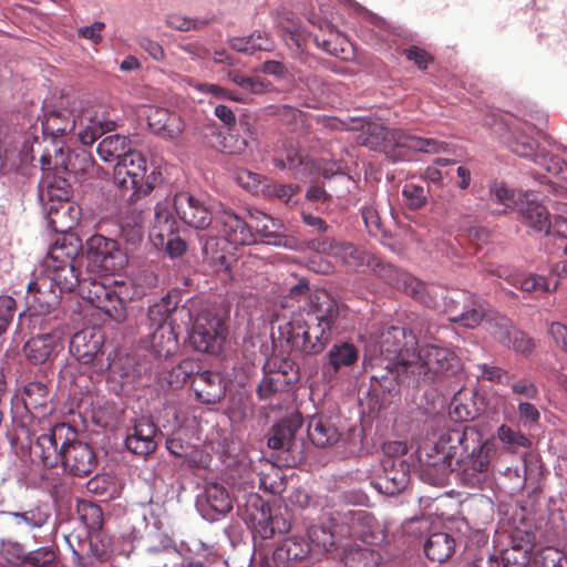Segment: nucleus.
<instances>
[{
	"label": "nucleus",
	"instance_id": "23",
	"mask_svg": "<svg viewBox=\"0 0 567 567\" xmlns=\"http://www.w3.org/2000/svg\"><path fill=\"white\" fill-rule=\"evenodd\" d=\"M48 220L51 227L58 233H66L73 229L81 219L82 209L73 202L51 204L47 208Z\"/></svg>",
	"mask_w": 567,
	"mask_h": 567
},
{
	"label": "nucleus",
	"instance_id": "16",
	"mask_svg": "<svg viewBox=\"0 0 567 567\" xmlns=\"http://www.w3.org/2000/svg\"><path fill=\"white\" fill-rule=\"evenodd\" d=\"M340 539H354L355 535H363L361 526L372 523V515L363 509L344 508L332 514L330 518Z\"/></svg>",
	"mask_w": 567,
	"mask_h": 567
},
{
	"label": "nucleus",
	"instance_id": "22",
	"mask_svg": "<svg viewBox=\"0 0 567 567\" xmlns=\"http://www.w3.org/2000/svg\"><path fill=\"white\" fill-rule=\"evenodd\" d=\"M203 511L215 519L213 514L226 515L233 508V499L226 487L217 482H209L205 486L204 493L199 499Z\"/></svg>",
	"mask_w": 567,
	"mask_h": 567
},
{
	"label": "nucleus",
	"instance_id": "56",
	"mask_svg": "<svg viewBox=\"0 0 567 567\" xmlns=\"http://www.w3.org/2000/svg\"><path fill=\"white\" fill-rule=\"evenodd\" d=\"M362 218L368 231L372 236H383L385 234L379 212L373 206H365L362 208Z\"/></svg>",
	"mask_w": 567,
	"mask_h": 567
},
{
	"label": "nucleus",
	"instance_id": "20",
	"mask_svg": "<svg viewBox=\"0 0 567 567\" xmlns=\"http://www.w3.org/2000/svg\"><path fill=\"white\" fill-rule=\"evenodd\" d=\"M488 329L496 340L518 353H529L534 348L532 340L524 332L515 330L507 318L502 317L495 323L489 322Z\"/></svg>",
	"mask_w": 567,
	"mask_h": 567
},
{
	"label": "nucleus",
	"instance_id": "6",
	"mask_svg": "<svg viewBox=\"0 0 567 567\" xmlns=\"http://www.w3.org/2000/svg\"><path fill=\"white\" fill-rule=\"evenodd\" d=\"M113 178L120 188L131 190L135 196L150 194L159 182L155 172L147 173V161L137 151L126 154L115 164Z\"/></svg>",
	"mask_w": 567,
	"mask_h": 567
},
{
	"label": "nucleus",
	"instance_id": "61",
	"mask_svg": "<svg viewBox=\"0 0 567 567\" xmlns=\"http://www.w3.org/2000/svg\"><path fill=\"white\" fill-rule=\"evenodd\" d=\"M0 554L11 565H20L27 559L22 546L14 542H2Z\"/></svg>",
	"mask_w": 567,
	"mask_h": 567
},
{
	"label": "nucleus",
	"instance_id": "60",
	"mask_svg": "<svg viewBox=\"0 0 567 567\" xmlns=\"http://www.w3.org/2000/svg\"><path fill=\"white\" fill-rule=\"evenodd\" d=\"M16 311V300L10 296H0V336L8 329Z\"/></svg>",
	"mask_w": 567,
	"mask_h": 567
},
{
	"label": "nucleus",
	"instance_id": "47",
	"mask_svg": "<svg viewBox=\"0 0 567 567\" xmlns=\"http://www.w3.org/2000/svg\"><path fill=\"white\" fill-rule=\"evenodd\" d=\"M508 145L515 154L523 157H530L534 162L535 157L539 155V153H536L535 142L518 128H515L513 132V135L508 141Z\"/></svg>",
	"mask_w": 567,
	"mask_h": 567
},
{
	"label": "nucleus",
	"instance_id": "58",
	"mask_svg": "<svg viewBox=\"0 0 567 567\" xmlns=\"http://www.w3.org/2000/svg\"><path fill=\"white\" fill-rule=\"evenodd\" d=\"M363 535H355L354 539H360L368 545H377L384 539V532L380 524L372 516L371 524H364L361 526Z\"/></svg>",
	"mask_w": 567,
	"mask_h": 567
},
{
	"label": "nucleus",
	"instance_id": "43",
	"mask_svg": "<svg viewBox=\"0 0 567 567\" xmlns=\"http://www.w3.org/2000/svg\"><path fill=\"white\" fill-rule=\"evenodd\" d=\"M300 425L298 419L289 423L282 422L274 427L272 435L268 439V446L272 450H281L289 446L296 429Z\"/></svg>",
	"mask_w": 567,
	"mask_h": 567
},
{
	"label": "nucleus",
	"instance_id": "5",
	"mask_svg": "<svg viewBox=\"0 0 567 567\" xmlns=\"http://www.w3.org/2000/svg\"><path fill=\"white\" fill-rule=\"evenodd\" d=\"M337 313V306L327 292L316 295L312 301V316L317 324L309 326L301 332H293L292 346L305 354L320 352L329 340Z\"/></svg>",
	"mask_w": 567,
	"mask_h": 567
},
{
	"label": "nucleus",
	"instance_id": "3",
	"mask_svg": "<svg viewBox=\"0 0 567 567\" xmlns=\"http://www.w3.org/2000/svg\"><path fill=\"white\" fill-rule=\"evenodd\" d=\"M405 339V330L401 327H390L381 334L380 354L386 362L385 368L398 378L413 375L433 380L440 374L453 369L457 364L454 353L443 347L426 344L417 350L401 349V341Z\"/></svg>",
	"mask_w": 567,
	"mask_h": 567
},
{
	"label": "nucleus",
	"instance_id": "63",
	"mask_svg": "<svg viewBox=\"0 0 567 567\" xmlns=\"http://www.w3.org/2000/svg\"><path fill=\"white\" fill-rule=\"evenodd\" d=\"M278 28L281 37L288 41L291 40L297 48H301L306 41L305 35L289 19L280 20Z\"/></svg>",
	"mask_w": 567,
	"mask_h": 567
},
{
	"label": "nucleus",
	"instance_id": "18",
	"mask_svg": "<svg viewBox=\"0 0 567 567\" xmlns=\"http://www.w3.org/2000/svg\"><path fill=\"white\" fill-rule=\"evenodd\" d=\"M79 288L83 299L114 320V312L117 313V311L113 306L111 281L83 280Z\"/></svg>",
	"mask_w": 567,
	"mask_h": 567
},
{
	"label": "nucleus",
	"instance_id": "38",
	"mask_svg": "<svg viewBox=\"0 0 567 567\" xmlns=\"http://www.w3.org/2000/svg\"><path fill=\"white\" fill-rule=\"evenodd\" d=\"M229 44L231 49L243 53H252L257 50L269 51L272 49V42L261 32H256L248 37L233 38Z\"/></svg>",
	"mask_w": 567,
	"mask_h": 567
},
{
	"label": "nucleus",
	"instance_id": "53",
	"mask_svg": "<svg viewBox=\"0 0 567 567\" xmlns=\"http://www.w3.org/2000/svg\"><path fill=\"white\" fill-rule=\"evenodd\" d=\"M307 246L309 249L318 254L332 257L336 260L341 252V243L328 237L309 240Z\"/></svg>",
	"mask_w": 567,
	"mask_h": 567
},
{
	"label": "nucleus",
	"instance_id": "59",
	"mask_svg": "<svg viewBox=\"0 0 567 567\" xmlns=\"http://www.w3.org/2000/svg\"><path fill=\"white\" fill-rule=\"evenodd\" d=\"M167 27L177 31H190L202 28L205 22L197 21L179 13H171L166 17Z\"/></svg>",
	"mask_w": 567,
	"mask_h": 567
},
{
	"label": "nucleus",
	"instance_id": "50",
	"mask_svg": "<svg viewBox=\"0 0 567 567\" xmlns=\"http://www.w3.org/2000/svg\"><path fill=\"white\" fill-rule=\"evenodd\" d=\"M535 163L548 173L567 181V164L559 157L542 152L535 157Z\"/></svg>",
	"mask_w": 567,
	"mask_h": 567
},
{
	"label": "nucleus",
	"instance_id": "4",
	"mask_svg": "<svg viewBox=\"0 0 567 567\" xmlns=\"http://www.w3.org/2000/svg\"><path fill=\"white\" fill-rule=\"evenodd\" d=\"M76 126L80 142L92 145L104 133L114 131L116 123L100 115L94 107H85L79 114L68 109L53 110L42 120L44 140L50 138L53 150L56 145L64 146L65 138Z\"/></svg>",
	"mask_w": 567,
	"mask_h": 567
},
{
	"label": "nucleus",
	"instance_id": "21",
	"mask_svg": "<svg viewBox=\"0 0 567 567\" xmlns=\"http://www.w3.org/2000/svg\"><path fill=\"white\" fill-rule=\"evenodd\" d=\"M155 435V424L142 417L135 423L133 432L127 435L125 445L134 454L148 455L156 449Z\"/></svg>",
	"mask_w": 567,
	"mask_h": 567
},
{
	"label": "nucleus",
	"instance_id": "51",
	"mask_svg": "<svg viewBox=\"0 0 567 567\" xmlns=\"http://www.w3.org/2000/svg\"><path fill=\"white\" fill-rule=\"evenodd\" d=\"M498 439L512 452L519 447H528L529 440L522 433L512 430L507 425H502L497 431Z\"/></svg>",
	"mask_w": 567,
	"mask_h": 567
},
{
	"label": "nucleus",
	"instance_id": "37",
	"mask_svg": "<svg viewBox=\"0 0 567 567\" xmlns=\"http://www.w3.org/2000/svg\"><path fill=\"white\" fill-rule=\"evenodd\" d=\"M250 524L254 533L258 534L264 539L270 538L276 530L285 532L288 529L285 522L282 523V527H280L279 520L277 518L272 519L269 509H266L264 505L260 512L256 515H250Z\"/></svg>",
	"mask_w": 567,
	"mask_h": 567
},
{
	"label": "nucleus",
	"instance_id": "11",
	"mask_svg": "<svg viewBox=\"0 0 567 567\" xmlns=\"http://www.w3.org/2000/svg\"><path fill=\"white\" fill-rule=\"evenodd\" d=\"M214 229L220 238L233 246L255 243L250 226L231 210L220 207L214 217Z\"/></svg>",
	"mask_w": 567,
	"mask_h": 567
},
{
	"label": "nucleus",
	"instance_id": "62",
	"mask_svg": "<svg viewBox=\"0 0 567 567\" xmlns=\"http://www.w3.org/2000/svg\"><path fill=\"white\" fill-rule=\"evenodd\" d=\"M402 194L406 204L413 209L421 208L426 203V194L422 186L408 184L404 186Z\"/></svg>",
	"mask_w": 567,
	"mask_h": 567
},
{
	"label": "nucleus",
	"instance_id": "41",
	"mask_svg": "<svg viewBox=\"0 0 567 567\" xmlns=\"http://www.w3.org/2000/svg\"><path fill=\"white\" fill-rule=\"evenodd\" d=\"M480 414L478 409L474 406L471 400H466L465 394L458 392L454 395L450 405V415L457 422L474 420Z\"/></svg>",
	"mask_w": 567,
	"mask_h": 567
},
{
	"label": "nucleus",
	"instance_id": "17",
	"mask_svg": "<svg viewBox=\"0 0 567 567\" xmlns=\"http://www.w3.org/2000/svg\"><path fill=\"white\" fill-rule=\"evenodd\" d=\"M192 388L196 398L207 404L219 402L226 393L224 378L218 372L213 371H203L196 374L193 378Z\"/></svg>",
	"mask_w": 567,
	"mask_h": 567
},
{
	"label": "nucleus",
	"instance_id": "52",
	"mask_svg": "<svg viewBox=\"0 0 567 567\" xmlns=\"http://www.w3.org/2000/svg\"><path fill=\"white\" fill-rule=\"evenodd\" d=\"M79 512L82 520L90 529H100L103 525V513L99 505L84 502L80 505Z\"/></svg>",
	"mask_w": 567,
	"mask_h": 567
},
{
	"label": "nucleus",
	"instance_id": "24",
	"mask_svg": "<svg viewBox=\"0 0 567 567\" xmlns=\"http://www.w3.org/2000/svg\"><path fill=\"white\" fill-rule=\"evenodd\" d=\"M113 306L117 313L114 312V320L122 322L126 319L125 305L134 299L142 298L146 291L144 288L136 286L132 280H112Z\"/></svg>",
	"mask_w": 567,
	"mask_h": 567
},
{
	"label": "nucleus",
	"instance_id": "48",
	"mask_svg": "<svg viewBox=\"0 0 567 567\" xmlns=\"http://www.w3.org/2000/svg\"><path fill=\"white\" fill-rule=\"evenodd\" d=\"M380 555L370 548H359L344 558L347 567H379Z\"/></svg>",
	"mask_w": 567,
	"mask_h": 567
},
{
	"label": "nucleus",
	"instance_id": "7",
	"mask_svg": "<svg viewBox=\"0 0 567 567\" xmlns=\"http://www.w3.org/2000/svg\"><path fill=\"white\" fill-rule=\"evenodd\" d=\"M175 230L176 221L174 215L168 214L167 203H156L150 239L157 250L172 259L182 257L187 250L186 241Z\"/></svg>",
	"mask_w": 567,
	"mask_h": 567
},
{
	"label": "nucleus",
	"instance_id": "54",
	"mask_svg": "<svg viewBox=\"0 0 567 567\" xmlns=\"http://www.w3.org/2000/svg\"><path fill=\"white\" fill-rule=\"evenodd\" d=\"M287 383L285 373L278 371L264 377L258 393L261 399L269 398L274 392L281 390Z\"/></svg>",
	"mask_w": 567,
	"mask_h": 567
},
{
	"label": "nucleus",
	"instance_id": "25",
	"mask_svg": "<svg viewBox=\"0 0 567 567\" xmlns=\"http://www.w3.org/2000/svg\"><path fill=\"white\" fill-rule=\"evenodd\" d=\"M308 436L318 447H328L337 443L340 432L331 420L315 415L308 423Z\"/></svg>",
	"mask_w": 567,
	"mask_h": 567
},
{
	"label": "nucleus",
	"instance_id": "28",
	"mask_svg": "<svg viewBox=\"0 0 567 567\" xmlns=\"http://www.w3.org/2000/svg\"><path fill=\"white\" fill-rule=\"evenodd\" d=\"M97 154L104 162L122 161L126 154L132 153L128 136L114 134L104 137L97 145Z\"/></svg>",
	"mask_w": 567,
	"mask_h": 567
},
{
	"label": "nucleus",
	"instance_id": "31",
	"mask_svg": "<svg viewBox=\"0 0 567 567\" xmlns=\"http://www.w3.org/2000/svg\"><path fill=\"white\" fill-rule=\"evenodd\" d=\"M455 550V540L447 533L432 534L424 545V551L429 559L437 563L447 560Z\"/></svg>",
	"mask_w": 567,
	"mask_h": 567
},
{
	"label": "nucleus",
	"instance_id": "2",
	"mask_svg": "<svg viewBox=\"0 0 567 567\" xmlns=\"http://www.w3.org/2000/svg\"><path fill=\"white\" fill-rule=\"evenodd\" d=\"M81 249L79 238L58 239L43 259L40 274L28 285L27 300L40 313L51 311L65 291L80 287L76 257Z\"/></svg>",
	"mask_w": 567,
	"mask_h": 567
},
{
	"label": "nucleus",
	"instance_id": "10",
	"mask_svg": "<svg viewBox=\"0 0 567 567\" xmlns=\"http://www.w3.org/2000/svg\"><path fill=\"white\" fill-rule=\"evenodd\" d=\"M158 203H167L168 214L175 212L182 223L194 229H206L213 224L214 217L208 205L189 193L182 192Z\"/></svg>",
	"mask_w": 567,
	"mask_h": 567
},
{
	"label": "nucleus",
	"instance_id": "29",
	"mask_svg": "<svg viewBox=\"0 0 567 567\" xmlns=\"http://www.w3.org/2000/svg\"><path fill=\"white\" fill-rule=\"evenodd\" d=\"M519 213L527 225L535 231L550 233L551 221L548 210L542 204L526 197L525 203L519 206Z\"/></svg>",
	"mask_w": 567,
	"mask_h": 567
},
{
	"label": "nucleus",
	"instance_id": "57",
	"mask_svg": "<svg viewBox=\"0 0 567 567\" xmlns=\"http://www.w3.org/2000/svg\"><path fill=\"white\" fill-rule=\"evenodd\" d=\"M363 535H355L354 539H360L368 545H377L384 539V532L380 524L372 516L371 524H364L361 526Z\"/></svg>",
	"mask_w": 567,
	"mask_h": 567
},
{
	"label": "nucleus",
	"instance_id": "30",
	"mask_svg": "<svg viewBox=\"0 0 567 567\" xmlns=\"http://www.w3.org/2000/svg\"><path fill=\"white\" fill-rule=\"evenodd\" d=\"M151 346L158 357H169L178 348V338L174 324H165L161 328L150 329Z\"/></svg>",
	"mask_w": 567,
	"mask_h": 567
},
{
	"label": "nucleus",
	"instance_id": "34",
	"mask_svg": "<svg viewBox=\"0 0 567 567\" xmlns=\"http://www.w3.org/2000/svg\"><path fill=\"white\" fill-rule=\"evenodd\" d=\"M491 197L493 203L503 206L502 209H496L495 212L506 214L508 210L519 208L525 203L526 197H529V194L517 193L502 183H495L491 187Z\"/></svg>",
	"mask_w": 567,
	"mask_h": 567
},
{
	"label": "nucleus",
	"instance_id": "39",
	"mask_svg": "<svg viewBox=\"0 0 567 567\" xmlns=\"http://www.w3.org/2000/svg\"><path fill=\"white\" fill-rule=\"evenodd\" d=\"M176 306L169 298H162L159 301L153 303L148 308V328L156 329L165 324H174L171 320L172 312Z\"/></svg>",
	"mask_w": 567,
	"mask_h": 567
},
{
	"label": "nucleus",
	"instance_id": "40",
	"mask_svg": "<svg viewBox=\"0 0 567 567\" xmlns=\"http://www.w3.org/2000/svg\"><path fill=\"white\" fill-rule=\"evenodd\" d=\"M275 165L281 169L295 171L297 175H307L312 173L313 162L291 148L287 151L285 158H276Z\"/></svg>",
	"mask_w": 567,
	"mask_h": 567
},
{
	"label": "nucleus",
	"instance_id": "32",
	"mask_svg": "<svg viewBox=\"0 0 567 567\" xmlns=\"http://www.w3.org/2000/svg\"><path fill=\"white\" fill-rule=\"evenodd\" d=\"M308 536L310 540L308 544L310 545L311 553L315 554L331 553L343 540L337 535L332 524L331 529L324 526H311Z\"/></svg>",
	"mask_w": 567,
	"mask_h": 567
},
{
	"label": "nucleus",
	"instance_id": "1",
	"mask_svg": "<svg viewBox=\"0 0 567 567\" xmlns=\"http://www.w3.org/2000/svg\"><path fill=\"white\" fill-rule=\"evenodd\" d=\"M493 454V446L482 442L474 429H452L441 434L432 446L423 449L420 461L427 471L437 472L434 480L437 484L452 471V462L456 458L462 481L470 486H481L488 478Z\"/></svg>",
	"mask_w": 567,
	"mask_h": 567
},
{
	"label": "nucleus",
	"instance_id": "27",
	"mask_svg": "<svg viewBox=\"0 0 567 567\" xmlns=\"http://www.w3.org/2000/svg\"><path fill=\"white\" fill-rule=\"evenodd\" d=\"M310 545L302 538L290 537L285 539L275 550V560L282 565H290L308 557Z\"/></svg>",
	"mask_w": 567,
	"mask_h": 567
},
{
	"label": "nucleus",
	"instance_id": "19",
	"mask_svg": "<svg viewBox=\"0 0 567 567\" xmlns=\"http://www.w3.org/2000/svg\"><path fill=\"white\" fill-rule=\"evenodd\" d=\"M62 348L61 337L56 332L39 334L28 340L23 347L25 358L34 364L50 360Z\"/></svg>",
	"mask_w": 567,
	"mask_h": 567
},
{
	"label": "nucleus",
	"instance_id": "33",
	"mask_svg": "<svg viewBox=\"0 0 567 567\" xmlns=\"http://www.w3.org/2000/svg\"><path fill=\"white\" fill-rule=\"evenodd\" d=\"M250 220L256 229V233L260 234L267 244L275 246L285 245L282 237L279 231L282 225L279 220H275L270 216L261 212H252L249 214Z\"/></svg>",
	"mask_w": 567,
	"mask_h": 567
},
{
	"label": "nucleus",
	"instance_id": "35",
	"mask_svg": "<svg viewBox=\"0 0 567 567\" xmlns=\"http://www.w3.org/2000/svg\"><path fill=\"white\" fill-rule=\"evenodd\" d=\"M89 337L92 338L87 331L78 332L73 336L70 343L71 353L78 361L84 364L92 362L101 348L100 340L87 342Z\"/></svg>",
	"mask_w": 567,
	"mask_h": 567
},
{
	"label": "nucleus",
	"instance_id": "26",
	"mask_svg": "<svg viewBox=\"0 0 567 567\" xmlns=\"http://www.w3.org/2000/svg\"><path fill=\"white\" fill-rule=\"evenodd\" d=\"M362 131L367 134L363 143L371 148H380L389 152L396 145V137L400 130H388L381 123L368 122L362 125Z\"/></svg>",
	"mask_w": 567,
	"mask_h": 567
},
{
	"label": "nucleus",
	"instance_id": "12",
	"mask_svg": "<svg viewBox=\"0 0 567 567\" xmlns=\"http://www.w3.org/2000/svg\"><path fill=\"white\" fill-rule=\"evenodd\" d=\"M62 464L73 475L84 476L92 473L96 465V457L92 447L74 436H66L61 443Z\"/></svg>",
	"mask_w": 567,
	"mask_h": 567
},
{
	"label": "nucleus",
	"instance_id": "13",
	"mask_svg": "<svg viewBox=\"0 0 567 567\" xmlns=\"http://www.w3.org/2000/svg\"><path fill=\"white\" fill-rule=\"evenodd\" d=\"M53 152L52 162L55 175L63 173L68 177L79 179L93 168V159L84 150L69 153L66 157L64 156L62 145H56Z\"/></svg>",
	"mask_w": 567,
	"mask_h": 567
},
{
	"label": "nucleus",
	"instance_id": "9",
	"mask_svg": "<svg viewBox=\"0 0 567 567\" xmlns=\"http://www.w3.org/2000/svg\"><path fill=\"white\" fill-rule=\"evenodd\" d=\"M86 256L90 265L105 274H115L123 270L128 258L114 239L102 235H94L86 241Z\"/></svg>",
	"mask_w": 567,
	"mask_h": 567
},
{
	"label": "nucleus",
	"instance_id": "15",
	"mask_svg": "<svg viewBox=\"0 0 567 567\" xmlns=\"http://www.w3.org/2000/svg\"><path fill=\"white\" fill-rule=\"evenodd\" d=\"M146 118L151 130L165 140L175 141L184 131L182 117L163 107H148Z\"/></svg>",
	"mask_w": 567,
	"mask_h": 567
},
{
	"label": "nucleus",
	"instance_id": "45",
	"mask_svg": "<svg viewBox=\"0 0 567 567\" xmlns=\"http://www.w3.org/2000/svg\"><path fill=\"white\" fill-rule=\"evenodd\" d=\"M524 291L528 292H549L558 287V280L553 276L544 277L537 275H528L520 279L516 284Z\"/></svg>",
	"mask_w": 567,
	"mask_h": 567
},
{
	"label": "nucleus",
	"instance_id": "49",
	"mask_svg": "<svg viewBox=\"0 0 567 567\" xmlns=\"http://www.w3.org/2000/svg\"><path fill=\"white\" fill-rule=\"evenodd\" d=\"M63 185L62 188H58L54 183H47L44 188L40 190V198L47 202V207L51 204L61 205V203H69L71 186L70 184Z\"/></svg>",
	"mask_w": 567,
	"mask_h": 567
},
{
	"label": "nucleus",
	"instance_id": "44",
	"mask_svg": "<svg viewBox=\"0 0 567 567\" xmlns=\"http://www.w3.org/2000/svg\"><path fill=\"white\" fill-rule=\"evenodd\" d=\"M220 239L218 238H207L203 244V255L204 260L216 271H220L221 269L228 270L226 255L221 249L218 248Z\"/></svg>",
	"mask_w": 567,
	"mask_h": 567
},
{
	"label": "nucleus",
	"instance_id": "14",
	"mask_svg": "<svg viewBox=\"0 0 567 567\" xmlns=\"http://www.w3.org/2000/svg\"><path fill=\"white\" fill-rule=\"evenodd\" d=\"M70 434L74 436V432L64 424L56 425L50 433L42 434L38 437L35 444L32 447V452L35 456H39L47 467H54L60 461H62L61 447L58 449V443Z\"/></svg>",
	"mask_w": 567,
	"mask_h": 567
},
{
	"label": "nucleus",
	"instance_id": "64",
	"mask_svg": "<svg viewBox=\"0 0 567 567\" xmlns=\"http://www.w3.org/2000/svg\"><path fill=\"white\" fill-rule=\"evenodd\" d=\"M364 255L358 250L353 245L341 243V252L337 258L338 261L350 267H357L364 262Z\"/></svg>",
	"mask_w": 567,
	"mask_h": 567
},
{
	"label": "nucleus",
	"instance_id": "55",
	"mask_svg": "<svg viewBox=\"0 0 567 567\" xmlns=\"http://www.w3.org/2000/svg\"><path fill=\"white\" fill-rule=\"evenodd\" d=\"M12 516L16 518L17 525L25 524L31 528H40L49 519V514L40 508H33L24 513H12Z\"/></svg>",
	"mask_w": 567,
	"mask_h": 567
},
{
	"label": "nucleus",
	"instance_id": "8",
	"mask_svg": "<svg viewBox=\"0 0 567 567\" xmlns=\"http://www.w3.org/2000/svg\"><path fill=\"white\" fill-rule=\"evenodd\" d=\"M226 333L223 319L209 311H204L193 323L189 342L197 351L216 354L221 350Z\"/></svg>",
	"mask_w": 567,
	"mask_h": 567
},
{
	"label": "nucleus",
	"instance_id": "42",
	"mask_svg": "<svg viewBox=\"0 0 567 567\" xmlns=\"http://www.w3.org/2000/svg\"><path fill=\"white\" fill-rule=\"evenodd\" d=\"M329 362L334 370L342 367H350L358 360V350L353 344H334L329 351Z\"/></svg>",
	"mask_w": 567,
	"mask_h": 567
},
{
	"label": "nucleus",
	"instance_id": "36",
	"mask_svg": "<svg viewBox=\"0 0 567 567\" xmlns=\"http://www.w3.org/2000/svg\"><path fill=\"white\" fill-rule=\"evenodd\" d=\"M121 237L133 248L142 243L144 238V226L141 213L131 212L123 217L121 221Z\"/></svg>",
	"mask_w": 567,
	"mask_h": 567
},
{
	"label": "nucleus",
	"instance_id": "46",
	"mask_svg": "<svg viewBox=\"0 0 567 567\" xmlns=\"http://www.w3.org/2000/svg\"><path fill=\"white\" fill-rule=\"evenodd\" d=\"M389 461H383L384 476L381 478L380 485L388 494H395L403 491L409 482L408 474L404 470L393 473L389 470Z\"/></svg>",
	"mask_w": 567,
	"mask_h": 567
}]
</instances>
